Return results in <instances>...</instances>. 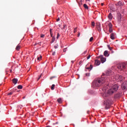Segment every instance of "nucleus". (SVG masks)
<instances>
[{
  "label": "nucleus",
  "mask_w": 127,
  "mask_h": 127,
  "mask_svg": "<svg viewBox=\"0 0 127 127\" xmlns=\"http://www.w3.org/2000/svg\"><path fill=\"white\" fill-rule=\"evenodd\" d=\"M112 70H109L106 71V75L103 74L101 78H97L96 80L93 81L92 82L93 88L100 87L103 86L102 91L104 93L103 97H109L111 95H113L114 93L117 92L119 90V85L118 84H114L110 87L108 82H109V76L112 75ZM109 88H110L109 89Z\"/></svg>",
  "instance_id": "1"
},
{
  "label": "nucleus",
  "mask_w": 127,
  "mask_h": 127,
  "mask_svg": "<svg viewBox=\"0 0 127 127\" xmlns=\"http://www.w3.org/2000/svg\"><path fill=\"white\" fill-rule=\"evenodd\" d=\"M104 105L105 106L106 110L110 109L111 105H112V99H111V98H108L107 99L104 101Z\"/></svg>",
  "instance_id": "2"
},
{
  "label": "nucleus",
  "mask_w": 127,
  "mask_h": 127,
  "mask_svg": "<svg viewBox=\"0 0 127 127\" xmlns=\"http://www.w3.org/2000/svg\"><path fill=\"white\" fill-rule=\"evenodd\" d=\"M127 66V63L119 64L117 65V68L119 71H126Z\"/></svg>",
  "instance_id": "3"
},
{
  "label": "nucleus",
  "mask_w": 127,
  "mask_h": 127,
  "mask_svg": "<svg viewBox=\"0 0 127 127\" xmlns=\"http://www.w3.org/2000/svg\"><path fill=\"white\" fill-rule=\"evenodd\" d=\"M115 5L117 7V8H119V7H122V6L124 5V3H123V2L119 1L117 3H116L115 4Z\"/></svg>",
  "instance_id": "4"
},
{
  "label": "nucleus",
  "mask_w": 127,
  "mask_h": 127,
  "mask_svg": "<svg viewBox=\"0 0 127 127\" xmlns=\"http://www.w3.org/2000/svg\"><path fill=\"white\" fill-rule=\"evenodd\" d=\"M97 59H100V60L101 61V63H105L106 61V58H104V56H99L98 57H97Z\"/></svg>",
  "instance_id": "5"
},
{
  "label": "nucleus",
  "mask_w": 127,
  "mask_h": 127,
  "mask_svg": "<svg viewBox=\"0 0 127 127\" xmlns=\"http://www.w3.org/2000/svg\"><path fill=\"white\" fill-rule=\"evenodd\" d=\"M122 88L123 90L127 89V81H125L122 85Z\"/></svg>",
  "instance_id": "6"
},
{
  "label": "nucleus",
  "mask_w": 127,
  "mask_h": 127,
  "mask_svg": "<svg viewBox=\"0 0 127 127\" xmlns=\"http://www.w3.org/2000/svg\"><path fill=\"white\" fill-rule=\"evenodd\" d=\"M116 79H119V80H120V81H124V79H125V77L122 75L117 74L116 76Z\"/></svg>",
  "instance_id": "7"
},
{
  "label": "nucleus",
  "mask_w": 127,
  "mask_h": 127,
  "mask_svg": "<svg viewBox=\"0 0 127 127\" xmlns=\"http://www.w3.org/2000/svg\"><path fill=\"white\" fill-rule=\"evenodd\" d=\"M110 38L112 39V40L116 39V33H112L110 35Z\"/></svg>",
  "instance_id": "8"
},
{
  "label": "nucleus",
  "mask_w": 127,
  "mask_h": 127,
  "mask_svg": "<svg viewBox=\"0 0 127 127\" xmlns=\"http://www.w3.org/2000/svg\"><path fill=\"white\" fill-rule=\"evenodd\" d=\"M100 64H101V62L100 61L98 60H95V65H96V66H99Z\"/></svg>",
  "instance_id": "9"
},
{
  "label": "nucleus",
  "mask_w": 127,
  "mask_h": 127,
  "mask_svg": "<svg viewBox=\"0 0 127 127\" xmlns=\"http://www.w3.org/2000/svg\"><path fill=\"white\" fill-rule=\"evenodd\" d=\"M12 81L14 85H16L17 82H18V79H17V78H13Z\"/></svg>",
  "instance_id": "10"
},
{
  "label": "nucleus",
  "mask_w": 127,
  "mask_h": 127,
  "mask_svg": "<svg viewBox=\"0 0 127 127\" xmlns=\"http://www.w3.org/2000/svg\"><path fill=\"white\" fill-rule=\"evenodd\" d=\"M109 19L112 20L113 19V15H112V13H110L108 16Z\"/></svg>",
  "instance_id": "11"
},
{
  "label": "nucleus",
  "mask_w": 127,
  "mask_h": 127,
  "mask_svg": "<svg viewBox=\"0 0 127 127\" xmlns=\"http://www.w3.org/2000/svg\"><path fill=\"white\" fill-rule=\"evenodd\" d=\"M15 49L17 50V51H19V49H20V45H18L16 46Z\"/></svg>",
  "instance_id": "12"
},
{
  "label": "nucleus",
  "mask_w": 127,
  "mask_h": 127,
  "mask_svg": "<svg viewBox=\"0 0 127 127\" xmlns=\"http://www.w3.org/2000/svg\"><path fill=\"white\" fill-rule=\"evenodd\" d=\"M104 56H109V53H108V51H105L104 53Z\"/></svg>",
  "instance_id": "13"
},
{
  "label": "nucleus",
  "mask_w": 127,
  "mask_h": 127,
  "mask_svg": "<svg viewBox=\"0 0 127 127\" xmlns=\"http://www.w3.org/2000/svg\"><path fill=\"white\" fill-rule=\"evenodd\" d=\"M115 97L116 99H119L120 97H121V95H120V94H117Z\"/></svg>",
  "instance_id": "14"
},
{
  "label": "nucleus",
  "mask_w": 127,
  "mask_h": 127,
  "mask_svg": "<svg viewBox=\"0 0 127 127\" xmlns=\"http://www.w3.org/2000/svg\"><path fill=\"white\" fill-rule=\"evenodd\" d=\"M57 102H58V103L59 104H62V99L61 98H59L57 100Z\"/></svg>",
  "instance_id": "15"
},
{
  "label": "nucleus",
  "mask_w": 127,
  "mask_h": 127,
  "mask_svg": "<svg viewBox=\"0 0 127 127\" xmlns=\"http://www.w3.org/2000/svg\"><path fill=\"white\" fill-rule=\"evenodd\" d=\"M83 7H84V8H85V9H88V8H89V7H88V5H87V4H84Z\"/></svg>",
  "instance_id": "16"
},
{
  "label": "nucleus",
  "mask_w": 127,
  "mask_h": 127,
  "mask_svg": "<svg viewBox=\"0 0 127 127\" xmlns=\"http://www.w3.org/2000/svg\"><path fill=\"white\" fill-rule=\"evenodd\" d=\"M92 68H93V66H92L91 64L90 65L89 67L86 68V69H87L88 70H90V69L92 70Z\"/></svg>",
  "instance_id": "17"
},
{
  "label": "nucleus",
  "mask_w": 127,
  "mask_h": 127,
  "mask_svg": "<svg viewBox=\"0 0 127 127\" xmlns=\"http://www.w3.org/2000/svg\"><path fill=\"white\" fill-rule=\"evenodd\" d=\"M108 26L109 28H112L113 27V24H112V23L111 22L108 24Z\"/></svg>",
  "instance_id": "18"
},
{
  "label": "nucleus",
  "mask_w": 127,
  "mask_h": 127,
  "mask_svg": "<svg viewBox=\"0 0 127 127\" xmlns=\"http://www.w3.org/2000/svg\"><path fill=\"white\" fill-rule=\"evenodd\" d=\"M17 88H18V89H19V90H21V89H22V88H23V86H22V85H18V86H17Z\"/></svg>",
  "instance_id": "19"
},
{
  "label": "nucleus",
  "mask_w": 127,
  "mask_h": 127,
  "mask_svg": "<svg viewBox=\"0 0 127 127\" xmlns=\"http://www.w3.org/2000/svg\"><path fill=\"white\" fill-rule=\"evenodd\" d=\"M14 92H15L14 90H13V91H11L10 93H9L8 94V96H11V95H12V94Z\"/></svg>",
  "instance_id": "20"
},
{
  "label": "nucleus",
  "mask_w": 127,
  "mask_h": 127,
  "mask_svg": "<svg viewBox=\"0 0 127 127\" xmlns=\"http://www.w3.org/2000/svg\"><path fill=\"white\" fill-rule=\"evenodd\" d=\"M55 37H53L52 39V41H51V43H53V42H54V41H55Z\"/></svg>",
  "instance_id": "21"
},
{
  "label": "nucleus",
  "mask_w": 127,
  "mask_h": 127,
  "mask_svg": "<svg viewBox=\"0 0 127 127\" xmlns=\"http://www.w3.org/2000/svg\"><path fill=\"white\" fill-rule=\"evenodd\" d=\"M54 88H55V84H53L51 86V90H54Z\"/></svg>",
  "instance_id": "22"
},
{
  "label": "nucleus",
  "mask_w": 127,
  "mask_h": 127,
  "mask_svg": "<svg viewBox=\"0 0 127 127\" xmlns=\"http://www.w3.org/2000/svg\"><path fill=\"white\" fill-rule=\"evenodd\" d=\"M91 26H92V27H95V22H91Z\"/></svg>",
  "instance_id": "23"
},
{
  "label": "nucleus",
  "mask_w": 127,
  "mask_h": 127,
  "mask_svg": "<svg viewBox=\"0 0 127 127\" xmlns=\"http://www.w3.org/2000/svg\"><path fill=\"white\" fill-rule=\"evenodd\" d=\"M93 39H94V38L93 37H91L89 39L90 42H92L93 41Z\"/></svg>",
  "instance_id": "24"
},
{
  "label": "nucleus",
  "mask_w": 127,
  "mask_h": 127,
  "mask_svg": "<svg viewBox=\"0 0 127 127\" xmlns=\"http://www.w3.org/2000/svg\"><path fill=\"white\" fill-rule=\"evenodd\" d=\"M109 32L111 33V32H113V29L112 28H109Z\"/></svg>",
  "instance_id": "25"
},
{
  "label": "nucleus",
  "mask_w": 127,
  "mask_h": 127,
  "mask_svg": "<svg viewBox=\"0 0 127 127\" xmlns=\"http://www.w3.org/2000/svg\"><path fill=\"white\" fill-rule=\"evenodd\" d=\"M107 46L109 50H112V49H113L112 47H110V45H108Z\"/></svg>",
  "instance_id": "26"
},
{
  "label": "nucleus",
  "mask_w": 127,
  "mask_h": 127,
  "mask_svg": "<svg viewBox=\"0 0 127 127\" xmlns=\"http://www.w3.org/2000/svg\"><path fill=\"white\" fill-rule=\"evenodd\" d=\"M45 36V35L41 34V38H44V37Z\"/></svg>",
  "instance_id": "27"
},
{
  "label": "nucleus",
  "mask_w": 127,
  "mask_h": 127,
  "mask_svg": "<svg viewBox=\"0 0 127 127\" xmlns=\"http://www.w3.org/2000/svg\"><path fill=\"white\" fill-rule=\"evenodd\" d=\"M54 78H56V76H51L50 79V80H52Z\"/></svg>",
  "instance_id": "28"
},
{
  "label": "nucleus",
  "mask_w": 127,
  "mask_h": 127,
  "mask_svg": "<svg viewBox=\"0 0 127 127\" xmlns=\"http://www.w3.org/2000/svg\"><path fill=\"white\" fill-rule=\"evenodd\" d=\"M59 37H60V34H59V33H58L57 36V39H58Z\"/></svg>",
  "instance_id": "29"
},
{
  "label": "nucleus",
  "mask_w": 127,
  "mask_h": 127,
  "mask_svg": "<svg viewBox=\"0 0 127 127\" xmlns=\"http://www.w3.org/2000/svg\"><path fill=\"white\" fill-rule=\"evenodd\" d=\"M97 26L99 27V29L101 30V24H99L98 25H97Z\"/></svg>",
  "instance_id": "30"
},
{
  "label": "nucleus",
  "mask_w": 127,
  "mask_h": 127,
  "mask_svg": "<svg viewBox=\"0 0 127 127\" xmlns=\"http://www.w3.org/2000/svg\"><path fill=\"white\" fill-rule=\"evenodd\" d=\"M91 58V56L90 55H89L87 57V60L90 59V58Z\"/></svg>",
  "instance_id": "31"
},
{
  "label": "nucleus",
  "mask_w": 127,
  "mask_h": 127,
  "mask_svg": "<svg viewBox=\"0 0 127 127\" xmlns=\"http://www.w3.org/2000/svg\"><path fill=\"white\" fill-rule=\"evenodd\" d=\"M56 54V53L55 52H54L52 53V55H53V56H54Z\"/></svg>",
  "instance_id": "32"
},
{
  "label": "nucleus",
  "mask_w": 127,
  "mask_h": 127,
  "mask_svg": "<svg viewBox=\"0 0 127 127\" xmlns=\"http://www.w3.org/2000/svg\"><path fill=\"white\" fill-rule=\"evenodd\" d=\"M66 49H67V48L64 49L63 52H66Z\"/></svg>",
  "instance_id": "33"
},
{
  "label": "nucleus",
  "mask_w": 127,
  "mask_h": 127,
  "mask_svg": "<svg viewBox=\"0 0 127 127\" xmlns=\"http://www.w3.org/2000/svg\"><path fill=\"white\" fill-rule=\"evenodd\" d=\"M41 76H42V74H40L39 77L38 78V80H39V79H40V78H41Z\"/></svg>",
  "instance_id": "34"
},
{
  "label": "nucleus",
  "mask_w": 127,
  "mask_h": 127,
  "mask_svg": "<svg viewBox=\"0 0 127 127\" xmlns=\"http://www.w3.org/2000/svg\"><path fill=\"white\" fill-rule=\"evenodd\" d=\"M50 33H52V29H50Z\"/></svg>",
  "instance_id": "35"
},
{
  "label": "nucleus",
  "mask_w": 127,
  "mask_h": 127,
  "mask_svg": "<svg viewBox=\"0 0 127 127\" xmlns=\"http://www.w3.org/2000/svg\"><path fill=\"white\" fill-rule=\"evenodd\" d=\"M60 20V18H58L57 19V21H59Z\"/></svg>",
  "instance_id": "36"
},
{
  "label": "nucleus",
  "mask_w": 127,
  "mask_h": 127,
  "mask_svg": "<svg viewBox=\"0 0 127 127\" xmlns=\"http://www.w3.org/2000/svg\"><path fill=\"white\" fill-rule=\"evenodd\" d=\"M37 60L40 61V60H41V59H40V57H38Z\"/></svg>",
  "instance_id": "37"
},
{
  "label": "nucleus",
  "mask_w": 127,
  "mask_h": 127,
  "mask_svg": "<svg viewBox=\"0 0 127 127\" xmlns=\"http://www.w3.org/2000/svg\"><path fill=\"white\" fill-rule=\"evenodd\" d=\"M50 34H51V36L52 37H53V33H50Z\"/></svg>",
  "instance_id": "38"
},
{
  "label": "nucleus",
  "mask_w": 127,
  "mask_h": 127,
  "mask_svg": "<svg viewBox=\"0 0 127 127\" xmlns=\"http://www.w3.org/2000/svg\"><path fill=\"white\" fill-rule=\"evenodd\" d=\"M86 76H90V74L89 73H86Z\"/></svg>",
  "instance_id": "39"
},
{
  "label": "nucleus",
  "mask_w": 127,
  "mask_h": 127,
  "mask_svg": "<svg viewBox=\"0 0 127 127\" xmlns=\"http://www.w3.org/2000/svg\"><path fill=\"white\" fill-rule=\"evenodd\" d=\"M54 48H55V49H57V46H54Z\"/></svg>",
  "instance_id": "40"
},
{
  "label": "nucleus",
  "mask_w": 127,
  "mask_h": 127,
  "mask_svg": "<svg viewBox=\"0 0 127 127\" xmlns=\"http://www.w3.org/2000/svg\"><path fill=\"white\" fill-rule=\"evenodd\" d=\"M76 29H77V28H74V32H76Z\"/></svg>",
  "instance_id": "41"
},
{
  "label": "nucleus",
  "mask_w": 127,
  "mask_h": 127,
  "mask_svg": "<svg viewBox=\"0 0 127 127\" xmlns=\"http://www.w3.org/2000/svg\"><path fill=\"white\" fill-rule=\"evenodd\" d=\"M77 36H78V37H79V36H80V33H79L78 34Z\"/></svg>",
  "instance_id": "42"
},
{
  "label": "nucleus",
  "mask_w": 127,
  "mask_h": 127,
  "mask_svg": "<svg viewBox=\"0 0 127 127\" xmlns=\"http://www.w3.org/2000/svg\"><path fill=\"white\" fill-rule=\"evenodd\" d=\"M40 59L41 60V59H42V56H40Z\"/></svg>",
  "instance_id": "43"
},
{
  "label": "nucleus",
  "mask_w": 127,
  "mask_h": 127,
  "mask_svg": "<svg viewBox=\"0 0 127 127\" xmlns=\"http://www.w3.org/2000/svg\"><path fill=\"white\" fill-rule=\"evenodd\" d=\"M82 63V62H79V63H78V64H81Z\"/></svg>",
  "instance_id": "44"
},
{
  "label": "nucleus",
  "mask_w": 127,
  "mask_h": 127,
  "mask_svg": "<svg viewBox=\"0 0 127 127\" xmlns=\"http://www.w3.org/2000/svg\"><path fill=\"white\" fill-rule=\"evenodd\" d=\"M58 124V122H56L55 124H54V125H57Z\"/></svg>",
  "instance_id": "45"
},
{
  "label": "nucleus",
  "mask_w": 127,
  "mask_h": 127,
  "mask_svg": "<svg viewBox=\"0 0 127 127\" xmlns=\"http://www.w3.org/2000/svg\"><path fill=\"white\" fill-rule=\"evenodd\" d=\"M86 0V1H90V0Z\"/></svg>",
  "instance_id": "46"
},
{
  "label": "nucleus",
  "mask_w": 127,
  "mask_h": 127,
  "mask_svg": "<svg viewBox=\"0 0 127 127\" xmlns=\"http://www.w3.org/2000/svg\"><path fill=\"white\" fill-rule=\"evenodd\" d=\"M101 5H102V6L104 5V3H101Z\"/></svg>",
  "instance_id": "47"
},
{
  "label": "nucleus",
  "mask_w": 127,
  "mask_h": 127,
  "mask_svg": "<svg viewBox=\"0 0 127 127\" xmlns=\"http://www.w3.org/2000/svg\"><path fill=\"white\" fill-rule=\"evenodd\" d=\"M60 1V0H58V2H59Z\"/></svg>",
  "instance_id": "48"
},
{
  "label": "nucleus",
  "mask_w": 127,
  "mask_h": 127,
  "mask_svg": "<svg viewBox=\"0 0 127 127\" xmlns=\"http://www.w3.org/2000/svg\"><path fill=\"white\" fill-rule=\"evenodd\" d=\"M40 43H41V42H40V43H38V44H40Z\"/></svg>",
  "instance_id": "49"
},
{
  "label": "nucleus",
  "mask_w": 127,
  "mask_h": 127,
  "mask_svg": "<svg viewBox=\"0 0 127 127\" xmlns=\"http://www.w3.org/2000/svg\"><path fill=\"white\" fill-rule=\"evenodd\" d=\"M37 45V43H36V44H35V45Z\"/></svg>",
  "instance_id": "50"
},
{
  "label": "nucleus",
  "mask_w": 127,
  "mask_h": 127,
  "mask_svg": "<svg viewBox=\"0 0 127 127\" xmlns=\"http://www.w3.org/2000/svg\"><path fill=\"white\" fill-rule=\"evenodd\" d=\"M23 99H24V97H23Z\"/></svg>",
  "instance_id": "51"
}]
</instances>
